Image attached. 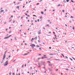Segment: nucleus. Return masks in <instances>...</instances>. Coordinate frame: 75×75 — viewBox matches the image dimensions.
Segmentation results:
<instances>
[{
    "label": "nucleus",
    "instance_id": "f257e3e1",
    "mask_svg": "<svg viewBox=\"0 0 75 75\" xmlns=\"http://www.w3.org/2000/svg\"><path fill=\"white\" fill-rule=\"evenodd\" d=\"M6 52H7V51H6L5 52V53L4 54V56H3V60H4V59L5 58H6Z\"/></svg>",
    "mask_w": 75,
    "mask_h": 75
},
{
    "label": "nucleus",
    "instance_id": "f03ea898",
    "mask_svg": "<svg viewBox=\"0 0 75 75\" xmlns=\"http://www.w3.org/2000/svg\"><path fill=\"white\" fill-rule=\"evenodd\" d=\"M8 61H6L5 63L4 64V66H6L8 65Z\"/></svg>",
    "mask_w": 75,
    "mask_h": 75
},
{
    "label": "nucleus",
    "instance_id": "7ed1b4c3",
    "mask_svg": "<svg viewBox=\"0 0 75 75\" xmlns=\"http://www.w3.org/2000/svg\"><path fill=\"white\" fill-rule=\"evenodd\" d=\"M32 48H34V47H35V45L34 44H31L30 45Z\"/></svg>",
    "mask_w": 75,
    "mask_h": 75
},
{
    "label": "nucleus",
    "instance_id": "20e7f679",
    "mask_svg": "<svg viewBox=\"0 0 75 75\" xmlns=\"http://www.w3.org/2000/svg\"><path fill=\"white\" fill-rule=\"evenodd\" d=\"M38 42H40V36H38Z\"/></svg>",
    "mask_w": 75,
    "mask_h": 75
},
{
    "label": "nucleus",
    "instance_id": "39448f33",
    "mask_svg": "<svg viewBox=\"0 0 75 75\" xmlns=\"http://www.w3.org/2000/svg\"><path fill=\"white\" fill-rule=\"evenodd\" d=\"M41 34V30L38 32V34Z\"/></svg>",
    "mask_w": 75,
    "mask_h": 75
},
{
    "label": "nucleus",
    "instance_id": "423d86ee",
    "mask_svg": "<svg viewBox=\"0 0 75 75\" xmlns=\"http://www.w3.org/2000/svg\"><path fill=\"white\" fill-rule=\"evenodd\" d=\"M47 58V57H43L41 58L42 59H44V58Z\"/></svg>",
    "mask_w": 75,
    "mask_h": 75
},
{
    "label": "nucleus",
    "instance_id": "0eeeda50",
    "mask_svg": "<svg viewBox=\"0 0 75 75\" xmlns=\"http://www.w3.org/2000/svg\"><path fill=\"white\" fill-rule=\"evenodd\" d=\"M33 41H34V38H32L31 40V42H33Z\"/></svg>",
    "mask_w": 75,
    "mask_h": 75
},
{
    "label": "nucleus",
    "instance_id": "6e6552de",
    "mask_svg": "<svg viewBox=\"0 0 75 75\" xmlns=\"http://www.w3.org/2000/svg\"><path fill=\"white\" fill-rule=\"evenodd\" d=\"M62 6V5H60V4H59L57 5V7H59V6Z\"/></svg>",
    "mask_w": 75,
    "mask_h": 75
},
{
    "label": "nucleus",
    "instance_id": "1a4fd4ad",
    "mask_svg": "<svg viewBox=\"0 0 75 75\" xmlns=\"http://www.w3.org/2000/svg\"><path fill=\"white\" fill-rule=\"evenodd\" d=\"M9 38V37H5V38H4V39L5 40H6V39H7V38Z\"/></svg>",
    "mask_w": 75,
    "mask_h": 75
},
{
    "label": "nucleus",
    "instance_id": "9d476101",
    "mask_svg": "<svg viewBox=\"0 0 75 75\" xmlns=\"http://www.w3.org/2000/svg\"><path fill=\"white\" fill-rule=\"evenodd\" d=\"M49 66H52V64H49Z\"/></svg>",
    "mask_w": 75,
    "mask_h": 75
},
{
    "label": "nucleus",
    "instance_id": "9b49d317",
    "mask_svg": "<svg viewBox=\"0 0 75 75\" xmlns=\"http://www.w3.org/2000/svg\"><path fill=\"white\" fill-rule=\"evenodd\" d=\"M37 37H36L35 38H34V40H37Z\"/></svg>",
    "mask_w": 75,
    "mask_h": 75
},
{
    "label": "nucleus",
    "instance_id": "f8f14e48",
    "mask_svg": "<svg viewBox=\"0 0 75 75\" xmlns=\"http://www.w3.org/2000/svg\"><path fill=\"white\" fill-rule=\"evenodd\" d=\"M41 13L42 14H44V12H43V11H41Z\"/></svg>",
    "mask_w": 75,
    "mask_h": 75
},
{
    "label": "nucleus",
    "instance_id": "ddd939ff",
    "mask_svg": "<svg viewBox=\"0 0 75 75\" xmlns=\"http://www.w3.org/2000/svg\"><path fill=\"white\" fill-rule=\"evenodd\" d=\"M49 55H54V54H49Z\"/></svg>",
    "mask_w": 75,
    "mask_h": 75
},
{
    "label": "nucleus",
    "instance_id": "4468645a",
    "mask_svg": "<svg viewBox=\"0 0 75 75\" xmlns=\"http://www.w3.org/2000/svg\"><path fill=\"white\" fill-rule=\"evenodd\" d=\"M28 55V54L26 53V54H24V55Z\"/></svg>",
    "mask_w": 75,
    "mask_h": 75
},
{
    "label": "nucleus",
    "instance_id": "2eb2a0df",
    "mask_svg": "<svg viewBox=\"0 0 75 75\" xmlns=\"http://www.w3.org/2000/svg\"><path fill=\"white\" fill-rule=\"evenodd\" d=\"M38 64V65H39V67H40V63H39Z\"/></svg>",
    "mask_w": 75,
    "mask_h": 75
},
{
    "label": "nucleus",
    "instance_id": "dca6fc26",
    "mask_svg": "<svg viewBox=\"0 0 75 75\" xmlns=\"http://www.w3.org/2000/svg\"><path fill=\"white\" fill-rule=\"evenodd\" d=\"M63 2L64 3H66V1H65V0H64L63 1Z\"/></svg>",
    "mask_w": 75,
    "mask_h": 75
},
{
    "label": "nucleus",
    "instance_id": "f3484780",
    "mask_svg": "<svg viewBox=\"0 0 75 75\" xmlns=\"http://www.w3.org/2000/svg\"><path fill=\"white\" fill-rule=\"evenodd\" d=\"M3 11H4V10H2V11H1V12H3Z\"/></svg>",
    "mask_w": 75,
    "mask_h": 75
},
{
    "label": "nucleus",
    "instance_id": "a211bd4d",
    "mask_svg": "<svg viewBox=\"0 0 75 75\" xmlns=\"http://www.w3.org/2000/svg\"><path fill=\"white\" fill-rule=\"evenodd\" d=\"M61 55H62L63 56V57H64V55H63V54H62Z\"/></svg>",
    "mask_w": 75,
    "mask_h": 75
},
{
    "label": "nucleus",
    "instance_id": "6ab92c4d",
    "mask_svg": "<svg viewBox=\"0 0 75 75\" xmlns=\"http://www.w3.org/2000/svg\"><path fill=\"white\" fill-rule=\"evenodd\" d=\"M36 47H40V46L38 45H36Z\"/></svg>",
    "mask_w": 75,
    "mask_h": 75
},
{
    "label": "nucleus",
    "instance_id": "aec40b11",
    "mask_svg": "<svg viewBox=\"0 0 75 75\" xmlns=\"http://www.w3.org/2000/svg\"><path fill=\"white\" fill-rule=\"evenodd\" d=\"M55 60H57V61H59V59H55Z\"/></svg>",
    "mask_w": 75,
    "mask_h": 75
},
{
    "label": "nucleus",
    "instance_id": "412c9836",
    "mask_svg": "<svg viewBox=\"0 0 75 75\" xmlns=\"http://www.w3.org/2000/svg\"><path fill=\"white\" fill-rule=\"evenodd\" d=\"M15 61H16L15 60H13V62H15Z\"/></svg>",
    "mask_w": 75,
    "mask_h": 75
},
{
    "label": "nucleus",
    "instance_id": "4be33fe9",
    "mask_svg": "<svg viewBox=\"0 0 75 75\" xmlns=\"http://www.w3.org/2000/svg\"><path fill=\"white\" fill-rule=\"evenodd\" d=\"M33 16H34V17H37V16H36L35 15H33Z\"/></svg>",
    "mask_w": 75,
    "mask_h": 75
},
{
    "label": "nucleus",
    "instance_id": "5701e85b",
    "mask_svg": "<svg viewBox=\"0 0 75 75\" xmlns=\"http://www.w3.org/2000/svg\"><path fill=\"white\" fill-rule=\"evenodd\" d=\"M71 2H72V3H74V1L72 0H71Z\"/></svg>",
    "mask_w": 75,
    "mask_h": 75
},
{
    "label": "nucleus",
    "instance_id": "b1692460",
    "mask_svg": "<svg viewBox=\"0 0 75 75\" xmlns=\"http://www.w3.org/2000/svg\"><path fill=\"white\" fill-rule=\"evenodd\" d=\"M67 2H68V1H69L68 0H67Z\"/></svg>",
    "mask_w": 75,
    "mask_h": 75
},
{
    "label": "nucleus",
    "instance_id": "393cba45",
    "mask_svg": "<svg viewBox=\"0 0 75 75\" xmlns=\"http://www.w3.org/2000/svg\"><path fill=\"white\" fill-rule=\"evenodd\" d=\"M47 27H49V24L47 25Z\"/></svg>",
    "mask_w": 75,
    "mask_h": 75
},
{
    "label": "nucleus",
    "instance_id": "a878e982",
    "mask_svg": "<svg viewBox=\"0 0 75 75\" xmlns=\"http://www.w3.org/2000/svg\"><path fill=\"white\" fill-rule=\"evenodd\" d=\"M66 58H67V59H68V57L67 56H66Z\"/></svg>",
    "mask_w": 75,
    "mask_h": 75
},
{
    "label": "nucleus",
    "instance_id": "bb28decb",
    "mask_svg": "<svg viewBox=\"0 0 75 75\" xmlns=\"http://www.w3.org/2000/svg\"><path fill=\"white\" fill-rule=\"evenodd\" d=\"M40 19H42V17H41L40 18Z\"/></svg>",
    "mask_w": 75,
    "mask_h": 75
},
{
    "label": "nucleus",
    "instance_id": "cd10ccee",
    "mask_svg": "<svg viewBox=\"0 0 75 75\" xmlns=\"http://www.w3.org/2000/svg\"><path fill=\"white\" fill-rule=\"evenodd\" d=\"M47 62H49V63H51V62L49 61H47Z\"/></svg>",
    "mask_w": 75,
    "mask_h": 75
},
{
    "label": "nucleus",
    "instance_id": "c85d7f7f",
    "mask_svg": "<svg viewBox=\"0 0 75 75\" xmlns=\"http://www.w3.org/2000/svg\"><path fill=\"white\" fill-rule=\"evenodd\" d=\"M15 39L16 40H17V39L15 37Z\"/></svg>",
    "mask_w": 75,
    "mask_h": 75
},
{
    "label": "nucleus",
    "instance_id": "c756f323",
    "mask_svg": "<svg viewBox=\"0 0 75 75\" xmlns=\"http://www.w3.org/2000/svg\"><path fill=\"white\" fill-rule=\"evenodd\" d=\"M70 59H71V61H72V59H71V58H70Z\"/></svg>",
    "mask_w": 75,
    "mask_h": 75
},
{
    "label": "nucleus",
    "instance_id": "7c9ffc66",
    "mask_svg": "<svg viewBox=\"0 0 75 75\" xmlns=\"http://www.w3.org/2000/svg\"><path fill=\"white\" fill-rule=\"evenodd\" d=\"M39 50H42L41 48H39Z\"/></svg>",
    "mask_w": 75,
    "mask_h": 75
},
{
    "label": "nucleus",
    "instance_id": "2f4dec72",
    "mask_svg": "<svg viewBox=\"0 0 75 75\" xmlns=\"http://www.w3.org/2000/svg\"><path fill=\"white\" fill-rule=\"evenodd\" d=\"M72 58H73V59H74V60H75V59L74 58V57H72Z\"/></svg>",
    "mask_w": 75,
    "mask_h": 75
},
{
    "label": "nucleus",
    "instance_id": "473e14b6",
    "mask_svg": "<svg viewBox=\"0 0 75 75\" xmlns=\"http://www.w3.org/2000/svg\"><path fill=\"white\" fill-rule=\"evenodd\" d=\"M14 73H13V74H12V75H14Z\"/></svg>",
    "mask_w": 75,
    "mask_h": 75
},
{
    "label": "nucleus",
    "instance_id": "72a5a7b5",
    "mask_svg": "<svg viewBox=\"0 0 75 75\" xmlns=\"http://www.w3.org/2000/svg\"><path fill=\"white\" fill-rule=\"evenodd\" d=\"M11 35H9V36L8 37H9H9H11Z\"/></svg>",
    "mask_w": 75,
    "mask_h": 75
},
{
    "label": "nucleus",
    "instance_id": "f704fd0d",
    "mask_svg": "<svg viewBox=\"0 0 75 75\" xmlns=\"http://www.w3.org/2000/svg\"><path fill=\"white\" fill-rule=\"evenodd\" d=\"M11 31H10V32H9V33H10V34H11Z\"/></svg>",
    "mask_w": 75,
    "mask_h": 75
},
{
    "label": "nucleus",
    "instance_id": "c9c22d12",
    "mask_svg": "<svg viewBox=\"0 0 75 75\" xmlns=\"http://www.w3.org/2000/svg\"><path fill=\"white\" fill-rule=\"evenodd\" d=\"M73 30H74V27H73Z\"/></svg>",
    "mask_w": 75,
    "mask_h": 75
},
{
    "label": "nucleus",
    "instance_id": "e433bc0d",
    "mask_svg": "<svg viewBox=\"0 0 75 75\" xmlns=\"http://www.w3.org/2000/svg\"><path fill=\"white\" fill-rule=\"evenodd\" d=\"M13 23H15V21H13Z\"/></svg>",
    "mask_w": 75,
    "mask_h": 75
},
{
    "label": "nucleus",
    "instance_id": "4c0bfd02",
    "mask_svg": "<svg viewBox=\"0 0 75 75\" xmlns=\"http://www.w3.org/2000/svg\"><path fill=\"white\" fill-rule=\"evenodd\" d=\"M38 21L39 22L40 21V20L39 19H38Z\"/></svg>",
    "mask_w": 75,
    "mask_h": 75
},
{
    "label": "nucleus",
    "instance_id": "58836bf2",
    "mask_svg": "<svg viewBox=\"0 0 75 75\" xmlns=\"http://www.w3.org/2000/svg\"><path fill=\"white\" fill-rule=\"evenodd\" d=\"M66 70H67V71H68V70H69V69H66Z\"/></svg>",
    "mask_w": 75,
    "mask_h": 75
},
{
    "label": "nucleus",
    "instance_id": "ea45409f",
    "mask_svg": "<svg viewBox=\"0 0 75 75\" xmlns=\"http://www.w3.org/2000/svg\"><path fill=\"white\" fill-rule=\"evenodd\" d=\"M11 72L9 73V75H11Z\"/></svg>",
    "mask_w": 75,
    "mask_h": 75
},
{
    "label": "nucleus",
    "instance_id": "a19ab883",
    "mask_svg": "<svg viewBox=\"0 0 75 75\" xmlns=\"http://www.w3.org/2000/svg\"><path fill=\"white\" fill-rule=\"evenodd\" d=\"M19 7H20L17 6V7H16V8H19Z\"/></svg>",
    "mask_w": 75,
    "mask_h": 75
},
{
    "label": "nucleus",
    "instance_id": "79ce46f5",
    "mask_svg": "<svg viewBox=\"0 0 75 75\" xmlns=\"http://www.w3.org/2000/svg\"><path fill=\"white\" fill-rule=\"evenodd\" d=\"M47 60H50V59H47Z\"/></svg>",
    "mask_w": 75,
    "mask_h": 75
},
{
    "label": "nucleus",
    "instance_id": "37998d69",
    "mask_svg": "<svg viewBox=\"0 0 75 75\" xmlns=\"http://www.w3.org/2000/svg\"><path fill=\"white\" fill-rule=\"evenodd\" d=\"M8 30V29H6V31H7Z\"/></svg>",
    "mask_w": 75,
    "mask_h": 75
},
{
    "label": "nucleus",
    "instance_id": "c03bdc74",
    "mask_svg": "<svg viewBox=\"0 0 75 75\" xmlns=\"http://www.w3.org/2000/svg\"><path fill=\"white\" fill-rule=\"evenodd\" d=\"M41 59V58H38V59Z\"/></svg>",
    "mask_w": 75,
    "mask_h": 75
},
{
    "label": "nucleus",
    "instance_id": "a18cd8bd",
    "mask_svg": "<svg viewBox=\"0 0 75 75\" xmlns=\"http://www.w3.org/2000/svg\"><path fill=\"white\" fill-rule=\"evenodd\" d=\"M38 4H39V3L37 4V5H38Z\"/></svg>",
    "mask_w": 75,
    "mask_h": 75
},
{
    "label": "nucleus",
    "instance_id": "49530a36",
    "mask_svg": "<svg viewBox=\"0 0 75 75\" xmlns=\"http://www.w3.org/2000/svg\"><path fill=\"white\" fill-rule=\"evenodd\" d=\"M35 23H37V20H35Z\"/></svg>",
    "mask_w": 75,
    "mask_h": 75
},
{
    "label": "nucleus",
    "instance_id": "de8ad7c7",
    "mask_svg": "<svg viewBox=\"0 0 75 75\" xmlns=\"http://www.w3.org/2000/svg\"><path fill=\"white\" fill-rule=\"evenodd\" d=\"M50 49H51V47H49Z\"/></svg>",
    "mask_w": 75,
    "mask_h": 75
},
{
    "label": "nucleus",
    "instance_id": "09e8293b",
    "mask_svg": "<svg viewBox=\"0 0 75 75\" xmlns=\"http://www.w3.org/2000/svg\"><path fill=\"white\" fill-rule=\"evenodd\" d=\"M3 61H2V62L1 63V64H2V63H3Z\"/></svg>",
    "mask_w": 75,
    "mask_h": 75
},
{
    "label": "nucleus",
    "instance_id": "8fccbe9b",
    "mask_svg": "<svg viewBox=\"0 0 75 75\" xmlns=\"http://www.w3.org/2000/svg\"><path fill=\"white\" fill-rule=\"evenodd\" d=\"M48 22H50V20H48Z\"/></svg>",
    "mask_w": 75,
    "mask_h": 75
},
{
    "label": "nucleus",
    "instance_id": "3c124183",
    "mask_svg": "<svg viewBox=\"0 0 75 75\" xmlns=\"http://www.w3.org/2000/svg\"><path fill=\"white\" fill-rule=\"evenodd\" d=\"M62 11H63V12H64V11H64V10H63Z\"/></svg>",
    "mask_w": 75,
    "mask_h": 75
},
{
    "label": "nucleus",
    "instance_id": "603ef678",
    "mask_svg": "<svg viewBox=\"0 0 75 75\" xmlns=\"http://www.w3.org/2000/svg\"><path fill=\"white\" fill-rule=\"evenodd\" d=\"M28 22H29L30 21L29 20H28Z\"/></svg>",
    "mask_w": 75,
    "mask_h": 75
},
{
    "label": "nucleus",
    "instance_id": "864d4df0",
    "mask_svg": "<svg viewBox=\"0 0 75 75\" xmlns=\"http://www.w3.org/2000/svg\"><path fill=\"white\" fill-rule=\"evenodd\" d=\"M33 23H32V24H31V25H33Z\"/></svg>",
    "mask_w": 75,
    "mask_h": 75
},
{
    "label": "nucleus",
    "instance_id": "5fc2aeb1",
    "mask_svg": "<svg viewBox=\"0 0 75 75\" xmlns=\"http://www.w3.org/2000/svg\"><path fill=\"white\" fill-rule=\"evenodd\" d=\"M4 24H6V22H5L4 23Z\"/></svg>",
    "mask_w": 75,
    "mask_h": 75
},
{
    "label": "nucleus",
    "instance_id": "6e6d98bb",
    "mask_svg": "<svg viewBox=\"0 0 75 75\" xmlns=\"http://www.w3.org/2000/svg\"><path fill=\"white\" fill-rule=\"evenodd\" d=\"M9 57L10 58V57H11V56H10L9 55Z\"/></svg>",
    "mask_w": 75,
    "mask_h": 75
},
{
    "label": "nucleus",
    "instance_id": "4d7b16f0",
    "mask_svg": "<svg viewBox=\"0 0 75 75\" xmlns=\"http://www.w3.org/2000/svg\"><path fill=\"white\" fill-rule=\"evenodd\" d=\"M65 25H66V27H67V24H65Z\"/></svg>",
    "mask_w": 75,
    "mask_h": 75
},
{
    "label": "nucleus",
    "instance_id": "13d9d810",
    "mask_svg": "<svg viewBox=\"0 0 75 75\" xmlns=\"http://www.w3.org/2000/svg\"><path fill=\"white\" fill-rule=\"evenodd\" d=\"M23 26V25H21V26L22 27Z\"/></svg>",
    "mask_w": 75,
    "mask_h": 75
},
{
    "label": "nucleus",
    "instance_id": "bf43d9fd",
    "mask_svg": "<svg viewBox=\"0 0 75 75\" xmlns=\"http://www.w3.org/2000/svg\"><path fill=\"white\" fill-rule=\"evenodd\" d=\"M23 42L24 43V42H25V41H23Z\"/></svg>",
    "mask_w": 75,
    "mask_h": 75
},
{
    "label": "nucleus",
    "instance_id": "052dcab7",
    "mask_svg": "<svg viewBox=\"0 0 75 75\" xmlns=\"http://www.w3.org/2000/svg\"><path fill=\"white\" fill-rule=\"evenodd\" d=\"M24 34H25V35H26V33H24Z\"/></svg>",
    "mask_w": 75,
    "mask_h": 75
},
{
    "label": "nucleus",
    "instance_id": "680f3d73",
    "mask_svg": "<svg viewBox=\"0 0 75 75\" xmlns=\"http://www.w3.org/2000/svg\"><path fill=\"white\" fill-rule=\"evenodd\" d=\"M65 17H67V16H65Z\"/></svg>",
    "mask_w": 75,
    "mask_h": 75
},
{
    "label": "nucleus",
    "instance_id": "e2e57ef3",
    "mask_svg": "<svg viewBox=\"0 0 75 75\" xmlns=\"http://www.w3.org/2000/svg\"><path fill=\"white\" fill-rule=\"evenodd\" d=\"M32 67H30V69H32Z\"/></svg>",
    "mask_w": 75,
    "mask_h": 75
},
{
    "label": "nucleus",
    "instance_id": "0e129e2a",
    "mask_svg": "<svg viewBox=\"0 0 75 75\" xmlns=\"http://www.w3.org/2000/svg\"><path fill=\"white\" fill-rule=\"evenodd\" d=\"M18 75H20V73H19Z\"/></svg>",
    "mask_w": 75,
    "mask_h": 75
},
{
    "label": "nucleus",
    "instance_id": "69168bd1",
    "mask_svg": "<svg viewBox=\"0 0 75 75\" xmlns=\"http://www.w3.org/2000/svg\"><path fill=\"white\" fill-rule=\"evenodd\" d=\"M10 28H11V27H9V29H10Z\"/></svg>",
    "mask_w": 75,
    "mask_h": 75
},
{
    "label": "nucleus",
    "instance_id": "338daca9",
    "mask_svg": "<svg viewBox=\"0 0 75 75\" xmlns=\"http://www.w3.org/2000/svg\"><path fill=\"white\" fill-rule=\"evenodd\" d=\"M25 67H26V64L25 65Z\"/></svg>",
    "mask_w": 75,
    "mask_h": 75
},
{
    "label": "nucleus",
    "instance_id": "774afa93",
    "mask_svg": "<svg viewBox=\"0 0 75 75\" xmlns=\"http://www.w3.org/2000/svg\"><path fill=\"white\" fill-rule=\"evenodd\" d=\"M52 75H55V74H53Z\"/></svg>",
    "mask_w": 75,
    "mask_h": 75
}]
</instances>
